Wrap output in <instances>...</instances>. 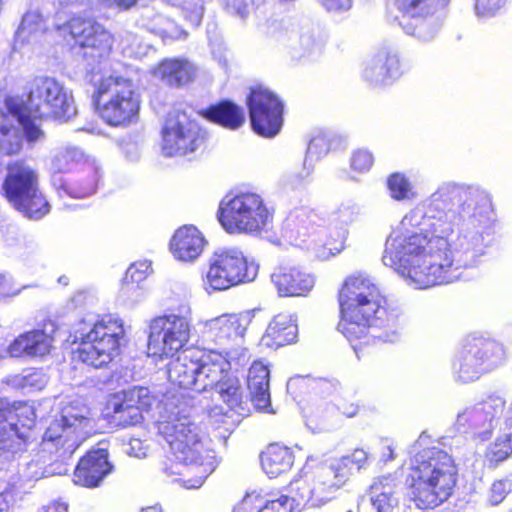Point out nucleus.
Returning a JSON list of instances; mask_svg holds the SVG:
<instances>
[{
	"label": "nucleus",
	"mask_w": 512,
	"mask_h": 512,
	"mask_svg": "<svg viewBox=\"0 0 512 512\" xmlns=\"http://www.w3.org/2000/svg\"><path fill=\"white\" fill-rule=\"evenodd\" d=\"M202 115L206 119L232 130L238 129L245 122L243 109L229 101L209 107L202 112Z\"/></svg>",
	"instance_id": "obj_35"
},
{
	"label": "nucleus",
	"mask_w": 512,
	"mask_h": 512,
	"mask_svg": "<svg viewBox=\"0 0 512 512\" xmlns=\"http://www.w3.org/2000/svg\"><path fill=\"white\" fill-rule=\"evenodd\" d=\"M247 105L252 128L257 134L271 138L279 133L283 103L276 94L263 86L252 88Z\"/></svg>",
	"instance_id": "obj_15"
},
{
	"label": "nucleus",
	"mask_w": 512,
	"mask_h": 512,
	"mask_svg": "<svg viewBox=\"0 0 512 512\" xmlns=\"http://www.w3.org/2000/svg\"><path fill=\"white\" fill-rule=\"evenodd\" d=\"M318 47L312 33L302 34L299 38V51L302 55L310 54Z\"/></svg>",
	"instance_id": "obj_59"
},
{
	"label": "nucleus",
	"mask_w": 512,
	"mask_h": 512,
	"mask_svg": "<svg viewBox=\"0 0 512 512\" xmlns=\"http://www.w3.org/2000/svg\"><path fill=\"white\" fill-rule=\"evenodd\" d=\"M343 249H344L343 240H341L340 242H338L337 244H335L333 246L331 244H325L321 247L320 246L317 247L316 245L314 247L316 257L323 261L328 260V259H330V257L339 254Z\"/></svg>",
	"instance_id": "obj_55"
},
{
	"label": "nucleus",
	"mask_w": 512,
	"mask_h": 512,
	"mask_svg": "<svg viewBox=\"0 0 512 512\" xmlns=\"http://www.w3.org/2000/svg\"><path fill=\"white\" fill-rule=\"evenodd\" d=\"M194 383L191 386V389L197 392H203L209 388H214L217 386V383L210 379L206 373L204 374L203 370L197 369L193 376Z\"/></svg>",
	"instance_id": "obj_54"
},
{
	"label": "nucleus",
	"mask_w": 512,
	"mask_h": 512,
	"mask_svg": "<svg viewBox=\"0 0 512 512\" xmlns=\"http://www.w3.org/2000/svg\"><path fill=\"white\" fill-rule=\"evenodd\" d=\"M81 156V152L76 148H66L58 152L52 159V169L55 172H64L70 169L72 162Z\"/></svg>",
	"instance_id": "obj_46"
},
{
	"label": "nucleus",
	"mask_w": 512,
	"mask_h": 512,
	"mask_svg": "<svg viewBox=\"0 0 512 512\" xmlns=\"http://www.w3.org/2000/svg\"><path fill=\"white\" fill-rule=\"evenodd\" d=\"M474 192L465 189L462 186L444 183L442 184L430 198V208L438 212V215H432L434 222L443 219L446 225H453L457 221L462 220V216L476 212L478 208L472 207V196Z\"/></svg>",
	"instance_id": "obj_16"
},
{
	"label": "nucleus",
	"mask_w": 512,
	"mask_h": 512,
	"mask_svg": "<svg viewBox=\"0 0 512 512\" xmlns=\"http://www.w3.org/2000/svg\"><path fill=\"white\" fill-rule=\"evenodd\" d=\"M506 401L498 395H490L486 399L466 407L459 412L456 428L471 438L482 443L491 438L498 417L503 413Z\"/></svg>",
	"instance_id": "obj_13"
},
{
	"label": "nucleus",
	"mask_w": 512,
	"mask_h": 512,
	"mask_svg": "<svg viewBox=\"0 0 512 512\" xmlns=\"http://www.w3.org/2000/svg\"><path fill=\"white\" fill-rule=\"evenodd\" d=\"M197 369V361L193 359L192 352L183 351L166 365L167 378L179 388L191 389Z\"/></svg>",
	"instance_id": "obj_33"
},
{
	"label": "nucleus",
	"mask_w": 512,
	"mask_h": 512,
	"mask_svg": "<svg viewBox=\"0 0 512 512\" xmlns=\"http://www.w3.org/2000/svg\"><path fill=\"white\" fill-rule=\"evenodd\" d=\"M14 503L15 499L12 491L5 490L0 493V512H8Z\"/></svg>",
	"instance_id": "obj_64"
},
{
	"label": "nucleus",
	"mask_w": 512,
	"mask_h": 512,
	"mask_svg": "<svg viewBox=\"0 0 512 512\" xmlns=\"http://www.w3.org/2000/svg\"><path fill=\"white\" fill-rule=\"evenodd\" d=\"M108 450H88L83 456L75 471L73 481L76 485L95 488L112 471V464L108 461Z\"/></svg>",
	"instance_id": "obj_22"
},
{
	"label": "nucleus",
	"mask_w": 512,
	"mask_h": 512,
	"mask_svg": "<svg viewBox=\"0 0 512 512\" xmlns=\"http://www.w3.org/2000/svg\"><path fill=\"white\" fill-rule=\"evenodd\" d=\"M338 410L347 417H354L359 410V406L355 403H348L345 398L338 397L335 399Z\"/></svg>",
	"instance_id": "obj_61"
},
{
	"label": "nucleus",
	"mask_w": 512,
	"mask_h": 512,
	"mask_svg": "<svg viewBox=\"0 0 512 512\" xmlns=\"http://www.w3.org/2000/svg\"><path fill=\"white\" fill-rule=\"evenodd\" d=\"M27 286L16 287L12 277L0 274V297H13L20 293L21 289Z\"/></svg>",
	"instance_id": "obj_52"
},
{
	"label": "nucleus",
	"mask_w": 512,
	"mask_h": 512,
	"mask_svg": "<svg viewBox=\"0 0 512 512\" xmlns=\"http://www.w3.org/2000/svg\"><path fill=\"white\" fill-rule=\"evenodd\" d=\"M181 452L184 453L182 470L178 472L181 478L177 481L186 489L201 487L219 465L220 460L215 450H181Z\"/></svg>",
	"instance_id": "obj_18"
},
{
	"label": "nucleus",
	"mask_w": 512,
	"mask_h": 512,
	"mask_svg": "<svg viewBox=\"0 0 512 512\" xmlns=\"http://www.w3.org/2000/svg\"><path fill=\"white\" fill-rule=\"evenodd\" d=\"M196 361L198 369L203 370L217 384L229 373L230 364L221 353L213 351Z\"/></svg>",
	"instance_id": "obj_42"
},
{
	"label": "nucleus",
	"mask_w": 512,
	"mask_h": 512,
	"mask_svg": "<svg viewBox=\"0 0 512 512\" xmlns=\"http://www.w3.org/2000/svg\"><path fill=\"white\" fill-rule=\"evenodd\" d=\"M47 376L41 370H30L24 374L14 375L9 383L15 388H31L41 390L47 384Z\"/></svg>",
	"instance_id": "obj_44"
},
{
	"label": "nucleus",
	"mask_w": 512,
	"mask_h": 512,
	"mask_svg": "<svg viewBox=\"0 0 512 512\" xmlns=\"http://www.w3.org/2000/svg\"><path fill=\"white\" fill-rule=\"evenodd\" d=\"M297 337V325L292 315L280 313L269 323L262 337L264 345L279 348L292 343Z\"/></svg>",
	"instance_id": "obj_30"
},
{
	"label": "nucleus",
	"mask_w": 512,
	"mask_h": 512,
	"mask_svg": "<svg viewBox=\"0 0 512 512\" xmlns=\"http://www.w3.org/2000/svg\"><path fill=\"white\" fill-rule=\"evenodd\" d=\"M247 385L251 401L258 410L270 407L269 370L261 362H254L249 369Z\"/></svg>",
	"instance_id": "obj_31"
},
{
	"label": "nucleus",
	"mask_w": 512,
	"mask_h": 512,
	"mask_svg": "<svg viewBox=\"0 0 512 512\" xmlns=\"http://www.w3.org/2000/svg\"><path fill=\"white\" fill-rule=\"evenodd\" d=\"M160 325H159V318H154L151 321L150 328H149V335H148V347H147V354L148 356H159L160 352Z\"/></svg>",
	"instance_id": "obj_49"
},
{
	"label": "nucleus",
	"mask_w": 512,
	"mask_h": 512,
	"mask_svg": "<svg viewBox=\"0 0 512 512\" xmlns=\"http://www.w3.org/2000/svg\"><path fill=\"white\" fill-rule=\"evenodd\" d=\"M318 216L305 208L295 209L287 217L284 229L287 237L294 242H305L320 232Z\"/></svg>",
	"instance_id": "obj_27"
},
{
	"label": "nucleus",
	"mask_w": 512,
	"mask_h": 512,
	"mask_svg": "<svg viewBox=\"0 0 512 512\" xmlns=\"http://www.w3.org/2000/svg\"><path fill=\"white\" fill-rule=\"evenodd\" d=\"M425 219V215H424V211L423 209L421 208H415L413 210H411L407 215L404 216V218L402 219L401 223H400V228L399 230L397 231H393L391 233V235L387 238V240L393 236L394 234H400V235H412V234H415L416 232H412L410 233L409 232V229L410 228H413V227H420L422 226L424 223ZM434 222H432L430 224V230H425L424 229H420L421 231L419 233H422V234H426V233H431L432 230H433V225Z\"/></svg>",
	"instance_id": "obj_45"
},
{
	"label": "nucleus",
	"mask_w": 512,
	"mask_h": 512,
	"mask_svg": "<svg viewBox=\"0 0 512 512\" xmlns=\"http://www.w3.org/2000/svg\"><path fill=\"white\" fill-rule=\"evenodd\" d=\"M207 240L193 225H184L172 235L168 250L173 259L184 264L195 263L204 251Z\"/></svg>",
	"instance_id": "obj_19"
},
{
	"label": "nucleus",
	"mask_w": 512,
	"mask_h": 512,
	"mask_svg": "<svg viewBox=\"0 0 512 512\" xmlns=\"http://www.w3.org/2000/svg\"><path fill=\"white\" fill-rule=\"evenodd\" d=\"M270 279L281 297L305 296L315 284V279L310 273L287 265L276 267L271 273Z\"/></svg>",
	"instance_id": "obj_20"
},
{
	"label": "nucleus",
	"mask_w": 512,
	"mask_h": 512,
	"mask_svg": "<svg viewBox=\"0 0 512 512\" xmlns=\"http://www.w3.org/2000/svg\"><path fill=\"white\" fill-rule=\"evenodd\" d=\"M285 494H281L277 499H285V507L290 512L299 511L301 506L312 497V486L305 477L294 478L285 487Z\"/></svg>",
	"instance_id": "obj_36"
},
{
	"label": "nucleus",
	"mask_w": 512,
	"mask_h": 512,
	"mask_svg": "<svg viewBox=\"0 0 512 512\" xmlns=\"http://www.w3.org/2000/svg\"><path fill=\"white\" fill-rule=\"evenodd\" d=\"M228 9L231 14L236 15L243 20L249 14V6L243 0H234V2L228 6Z\"/></svg>",
	"instance_id": "obj_62"
},
{
	"label": "nucleus",
	"mask_w": 512,
	"mask_h": 512,
	"mask_svg": "<svg viewBox=\"0 0 512 512\" xmlns=\"http://www.w3.org/2000/svg\"><path fill=\"white\" fill-rule=\"evenodd\" d=\"M448 2L449 0H397V5L404 13L403 16L420 17L433 15Z\"/></svg>",
	"instance_id": "obj_41"
},
{
	"label": "nucleus",
	"mask_w": 512,
	"mask_h": 512,
	"mask_svg": "<svg viewBox=\"0 0 512 512\" xmlns=\"http://www.w3.org/2000/svg\"><path fill=\"white\" fill-rule=\"evenodd\" d=\"M26 91L24 109L35 117L68 121L77 114L72 91L55 77L35 76L26 83Z\"/></svg>",
	"instance_id": "obj_5"
},
{
	"label": "nucleus",
	"mask_w": 512,
	"mask_h": 512,
	"mask_svg": "<svg viewBox=\"0 0 512 512\" xmlns=\"http://www.w3.org/2000/svg\"><path fill=\"white\" fill-rule=\"evenodd\" d=\"M504 0H476V13L483 17L494 15L503 5Z\"/></svg>",
	"instance_id": "obj_51"
},
{
	"label": "nucleus",
	"mask_w": 512,
	"mask_h": 512,
	"mask_svg": "<svg viewBox=\"0 0 512 512\" xmlns=\"http://www.w3.org/2000/svg\"><path fill=\"white\" fill-rule=\"evenodd\" d=\"M341 319L338 330L353 342L367 336L372 325H394L399 309L387 304L378 288L364 276H350L339 292Z\"/></svg>",
	"instance_id": "obj_3"
},
{
	"label": "nucleus",
	"mask_w": 512,
	"mask_h": 512,
	"mask_svg": "<svg viewBox=\"0 0 512 512\" xmlns=\"http://www.w3.org/2000/svg\"><path fill=\"white\" fill-rule=\"evenodd\" d=\"M250 312L241 314H224L202 323V334L207 339L223 344L226 340L242 337L250 324Z\"/></svg>",
	"instance_id": "obj_21"
},
{
	"label": "nucleus",
	"mask_w": 512,
	"mask_h": 512,
	"mask_svg": "<svg viewBox=\"0 0 512 512\" xmlns=\"http://www.w3.org/2000/svg\"><path fill=\"white\" fill-rule=\"evenodd\" d=\"M94 101L104 121L112 126H125L137 117L140 100L129 78L110 75L96 85Z\"/></svg>",
	"instance_id": "obj_4"
},
{
	"label": "nucleus",
	"mask_w": 512,
	"mask_h": 512,
	"mask_svg": "<svg viewBox=\"0 0 512 512\" xmlns=\"http://www.w3.org/2000/svg\"><path fill=\"white\" fill-rule=\"evenodd\" d=\"M327 147L324 138L316 137L313 138L307 148V155L305 164L308 160L318 159L321 154L326 153Z\"/></svg>",
	"instance_id": "obj_56"
},
{
	"label": "nucleus",
	"mask_w": 512,
	"mask_h": 512,
	"mask_svg": "<svg viewBox=\"0 0 512 512\" xmlns=\"http://www.w3.org/2000/svg\"><path fill=\"white\" fill-rule=\"evenodd\" d=\"M198 68L186 58H169L162 60V80L171 87H183L193 82Z\"/></svg>",
	"instance_id": "obj_32"
},
{
	"label": "nucleus",
	"mask_w": 512,
	"mask_h": 512,
	"mask_svg": "<svg viewBox=\"0 0 512 512\" xmlns=\"http://www.w3.org/2000/svg\"><path fill=\"white\" fill-rule=\"evenodd\" d=\"M194 383L191 386V389L197 392H203L209 388H214L217 386V383L210 379L206 373L204 374L203 370L197 369L193 376Z\"/></svg>",
	"instance_id": "obj_53"
},
{
	"label": "nucleus",
	"mask_w": 512,
	"mask_h": 512,
	"mask_svg": "<svg viewBox=\"0 0 512 512\" xmlns=\"http://www.w3.org/2000/svg\"><path fill=\"white\" fill-rule=\"evenodd\" d=\"M327 10L340 12L347 11L352 6V0H323Z\"/></svg>",
	"instance_id": "obj_63"
},
{
	"label": "nucleus",
	"mask_w": 512,
	"mask_h": 512,
	"mask_svg": "<svg viewBox=\"0 0 512 512\" xmlns=\"http://www.w3.org/2000/svg\"><path fill=\"white\" fill-rule=\"evenodd\" d=\"M400 25L407 34L414 35L423 41L432 39L439 29V25L432 18V15L420 17L403 16Z\"/></svg>",
	"instance_id": "obj_38"
},
{
	"label": "nucleus",
	"mask_w": 512,
	"mask_h": 512,
	"mask_svg": "<svg viewBox=\"0 0 512 512\" xmlns=\"http://www.w3.org/2000/svg\"><path fill=\"white\" fill-rule=\"evenodd\" d=\"M366 459L367 456L365 450H353L351 456H345L341 458L336 470L338 471L345 469L346 471L342 473V477H345L353 468L356 470L361 469Z\"/></svg>",
	"instance_id": "obj_47"
},
{
	"label": "nucleus",
	"mask_w": 512,
	"mask_h": 512,
	"mask_svg": "<svg viewBox=\"0 0 512 512\" xmlns=\"http://www.w3.org/2000/svg\"><path fill=\"white\" fill-rule=\"evenodd\" d=\"M46 29V21L42 14L38 10L28 11L22 18L16 37L21 42H30L43 34Z\"/></svg>",
	"instance_id": "obj_40"
},
{
	"label": "nucleus",
	"mask_w": 512,
	"mask_h": 512,
	"mask_svg": "<svg viewBox=\"0 0 512 512\" xmlns=\"http://www.w3.org/2000/svg\"><path fill=\"white\" fill-rule=\"evenodd\" d=\"M218 218L228 233H252L266 229L272 215L260 195L241 193L221 201Z\"/></svg>",
	"instance_id": "obj_7"
},
{
	"label": "nucleus",
	"mask_w": 512,
	"mask_h": 512,
	"mask_svg": "<svg viewBox=\"0 0 512 512\" xmlns=\"http://www.w3.org/2000/svg\"><path fill=\"white\" fill-rule=\"evenodd\" d=\"M90 425V420L82 413H79L72 406L65 407L62 411L61 419L53 421L47 428L43 439L54 441L62 438L64 433L66 438L76 434V438L83 435L84 429Z\"/></svg>",
	"instance_id": "obj_26"
},
{
	"label": "nucleus",
	"mask_w": 512,
	"mask_h": 512,
	"mask_svg": "<svg viewBox=\"0 0 512 512\" xmlns=\"http://www.w3.org/2000/svg\"><path fill=\"white\" fill-rule=\"evenodd\" d=\"M123 336L124 328L120 319H102L81 337L75 352L77 358L91 367L102 368L118 354L119 339Z\"/></svg>",
	"instance_id": "obj_8"
},
{
	"label": "nucleus",
	"mask_w": 512,
	"mask_h": 512,
	"mask_svg": "<svg viewBox=\"0 0 512 512\" xmlns=\"http://www.w3.org/2000/svg\"><path fill=\"white\" fill-rule=\"evenodd\" d=\"M400 76L399 59L387 50L374 55L364 68L363 77L374 85L388 84Z\"/></svg>",
	"instance_id": "obj_23"
},
{
	"label": "nucleus",
	"mask_w": 512,
	"mask_h": 512,
	"mask_svg": "<svg viewBox=\"0 0 512 512\" xmlns=\"http://www.w3.org/2000/svg\"><path fill=\"white\" fill-rule=\"evenodd\" d=\"M27 417L22 423L23 432L18 430L15 419L18 416L10 409H0V444L10 442V446L22 444L30 445L31 428L34 425V412L31 408L25 410Z\"/></svg>",
	"instance_id": "obj_25"
},
{
	"label": "nucleus",
	"mask_w": 512,
	"mask_h": 512,
	"mask_svg": "<svg viewBox=\"0 0 512 512\" xmlns=\"http://www.w3.org/2000/svg\"><path fill=\"white\" fill-rule=\"evenodd\" d=\"M215 390L229 411L239 415H245L248 411L243 397V389L237 376L226 373L215 387Z\"/></svg>",
	"instance_id": "obj_34"
},
{
	"label": "nucleus",
	"mask_w": 512,
	"mask_h": 512,
	"mask_svg": "<svg viewBox=\"0 0 512 512\" xmlns=\"http://www.w3.org/2000/svg\"><path fill=\"white\" fill-rule=\"evenodd\" d=\"M509 418L506 420L503 433L496 439V446L512 448V407L509 410Z\"/></svg>",
	"instance_id": "obj_58"
},
{
	"label": "nucleus",
	"mask_w": 512,
	"mask_h": 512,
	"mask_svg": "<svg viewBox=\"0 0 512 512\" xmlns=\"http://www.w3.org/2000/svg\"><path fill=\"white\" fill-rule=\"evenodd\" d=\"M369 500L377 512H394L399 506L396 481L391 475L374 478L368 489Z\"/></svg>",
	"instance_id": "obj_28"
},
{
	"label": "nucleus",
	"mask_w": 512,
	"mask_h": 512,
	"mask_svg": "<svg viewBox=\"0 0 512 512\" xmlns=\"http://www.w3.org/2000/svg\"><path fill=\"white\" fill-rule=\"evenodd\" d=\"M190 326L186 318L174 314L162 316V357H173L188 342Z\"/></svg>",
	"instance_id": "obj_24"
},
{
	"label": "nucleus",
	"mask_w": 512,
	"mask_h": 512,
	"mask_svg": "<svg viewBox=\"0 0 512 512\" xmlns=\"http://www.w3.org/2000/svg\"><path fill=\"white\" fill-rule=\"evenodd\" d=\"M173 403H165V410L170 412L169 419L176 420L177 423L174 424L172 421H167V424L162 428V434H164L165 439L170 446L177 445V448H187L190 446L189 440L187 439V435L185 434V424L180 423V418L184 413V410L178 409L176 412L170 409Z\"/></svg>",
	"instance_id": "obj_39"
},
{
	"label": "nucleus",
	"mask_w": 512,
	"mask_h": 512,
	"mask_svg": "<svg viewBox=\"0 0 512 512\" xmlns=\"http://www.w3.org/2000/svg\"><path fill=\"white\" fill-rule=\"evenodd\" d=\"M257 266L248 263L238 248H218L208 258L205 284L213 290H226L256 278Z\"/></svg>",
	"instance_id": "obj_9"
},
{
	"label": "nucleus",
	"mask_w": 512,
	"mask_h": 512,
	"mask_svg": "<svg viewBox=\"0 0 512 512\" xmlns=\"http://www.w3.org/2000/svg\"><path fill=\"white\" fill-rule=\"evenodd\" d=\"M57 30L68 32L82 49V56L90 62L106 57L112 48V36L93 19L74 17L63 25L56 23Z\"/></svg>",
	"instance_id": "obj_14"
},
{
	"label": "nucleus",
	"mask_w": 512,
	"mask_h": 512,
	"mask_svg": "<svg viewBox=\"0 0 512 512\" xmlns=\"http://www.w3.org/2000/svg\"><path fill=\"white\" fill-rule=\"evenodd\" d=\"M504 358L501 344L488 339L473 338L459 352L453 370L457 381L468 383L498 366Z\"/></svg>",
	"instance_id": "obj_11"
},
{
	"label": "nucleus",
	"mask_w": 512,
	"mask_h": 512,
	"mask_svg": "<svg viewBox=\"0 0 512 512\" xmlns=\"http://www.w3.org/2000/svg\"><path fill=\"white\" fill-rule=\"evenodd\" d=\"M152 404L149 389L146 387H133L111 395L107 409L111 411L112 418L122 427L136 425L143 419L142 410Z\"/></svg>",
	"instance_id": "obj_17"
},
{
	"label": "nucleus",
	"mask_w": 512,
	"mask_h": 512,
	"mask_svg": "<svg viewBox=\"0 0 512 512\" xmlns=\"http://www.w3.org/2000/svg\"><path fill=\"white\" fill-rule=\"evenodd\" d=\"M2 189L8 202L28 218L39 219L49 212V204L39 190L37 172L23 162L7 166Z\"/></svg>",
	"instance_id": "obj_6"
},
{
	"label": "nucleus",
	"mask_w": 512,
	"mask_h": 512,
	"mask_svg": "<svg viewBox=\"0 0 512 512\" xmlns=\"http://www.w3.org/2000/svg\"><path fill=\"white\" fill-rule=\"evenodd\" d=\"M489 223L480 209L453 225L440 218L431 233L394 234L386 240L382 261L416 289L452 283L462 277V269L475 268L481 262Z\"/></svg>",
	"instance_id": "obj_1"
},
{
	"label": "nucleus",
	"mask_w": 512,
	"mask_h": 512,
	"mask_svg": "<svg viewBox=\"0 0 512 512\" xmlns=\"http://www.w3.org/2000/svg\"><path fill=\"white\" fill-rule=\"evenodd\" d=\"M285 499L278 500L270 499L267 500L259 509L257 512H290L288 508L284 505Z\"/></svg>",
	"instance_id": "obj_60"
},
{
	"label": "nucleus",
	"mask_w": 512,
	"mask_h": 512,
	"mask_svg": "<svg viewBox=\"0 0 512 512\" xmlns=\"http://www.w3.org/2000/svg\"><path fill=\"white\" fill-rule=\"evenodd\" d=\"M53 338L41 330H35L20 335L9 347L12 357H42L47 355L52 347Z\"/></svg>",
	"instance_id": "obj_29"
},
{
	"label": "nucleus",
	"mask_w": 512,
	"mask_h": 512,
	"mask_svg": "<svg viewBox=\"0 0 512 512\" xmlns=\"http://www.w3.org/2000/svg\"><path fill=\"white\" fill-rule=\"evenodd\" d=\"M150 263L141 261L133 263L126 271L124 281L126 284H138L143 281L150 273Z\"/></svg>",
	"instance_id": "obj_48"
},
{
	"label": "nucleus",
	"mask_w": 512,
	"mask_h": 512,
	"mask_svg": "<svg viewBox=\"0 0 512 512\" xmlns=\"http://www.w3.org/2000/svg\"><path fill=\"white\" fill-rule=\"evenodd\" d=\"M8 113L0 110V150L5 154H16L22 148L23 133L33 143L43 137V131L25 113L23 102L18 98H7Z\"/></svg>",
	"instance_id": "obj_12"
},
{
	"label": "nucleus",
	"mask_w": 512,
	"mask_h": 512,
	"mask_svg": "<svg viewBox=\"0 0 512 512\" xmlns=\"http://www.w3.org/2000/svg\"><path fill=\"white\" fill-rule=\"evenodd\" d=\"M510 456V453L504 450H491L485 453L483 465L489 469L495 468L499 463L506 460Z\"/></svg>",
	"instance_id": "obj_57"
},
{
	"label": "nucleus",
	"mask_w": 512,
	"mask_h": 512,
	"mask_svg": "<svg viewBox=\"0 0 512 512\" xmlns=\"http://www.w3.org/2000/svg\"><path fill=\"white\" fill-rule=\"evenodd\" d=\"M207 133L185 112H169L162 128V154L192 158L206 142Z\"/></svg>",
	"instance_id": "obj_10"
},
{
	"label": "nucleus",
	"mask_w": 512,
	"mask_h": 512,
	"mask_svg": "<svg viewBox=\"0 0 512 512\" xmlns=\"http://www.w3.org/2000/svg\"><path fill=\"white\" fill-rule=\"evenodd\" d=\"M460 467L446 450L419 451L404 464V486L409 501L420 511L434 510L457 490Z\"/></svg>",
	"instance_id": "obj_2"
},
{
	"label": "nucleus",
	"mask_w": 512,
	"mask_h": 512,
	"mask_svg": "<svg viewBox=\"0 0 512 512\" xmlns=\"http://www.w3.org/2000/svg\"><path fill=\"white\" fill-rule=\"evenodd\" d=\"M260 461L267 475L277 477L292 468L294 456L290 450H263Z\"/></svg>",
	"instance_id": "obj_37"
},
{
	"label": "nucleus",
	"mask_w": 512,
	"mask_h": 512,
	"mask_svg": "<svg viewBox=\"0 0 512 512\" xmlns=\"http://www.w3.org/2000/svg\"><path fill=\"white\" fill-rule=\"evenodd\" d=\"M373 156L367 150H358L353 153L351 158V167L359 172L368 171L373 164Z\"/></svg>",
	"instance_id": "obj_50"
},
{
	"label": "nucleus",
	"mask_w": 512,
	"mask_h": 512,
	"mask_svg": "<svg viewBox=\"0 0 512 512\" xmlns=\"http://www.w3.org/2000/svg\"><path fill=\"white\" fill-rule=\"evenodd\" d=\"M390 196L397 201H410L416 197L413 185L402 173H393L387 179Z\"/></svg>",
	"instance_id": "obj_43"
}]
</instances>
